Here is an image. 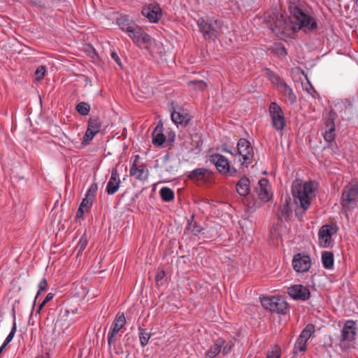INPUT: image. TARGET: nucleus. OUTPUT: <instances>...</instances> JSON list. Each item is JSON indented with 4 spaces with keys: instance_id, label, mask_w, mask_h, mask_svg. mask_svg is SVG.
<instances>
[{
    "instance_id": "obj_33",
    "label": "nucleus",
    "mask_w": 358,
    "mask_h": 358,
    "mask_svg": "<svg viewBox=\"0 0 358 358\" xmlns=\"http://www.w3.org/2000/svg\"><path fill=\"white\" fill-rule=\"evenodd\" d=\"M87 245V235L84 234L81 236L79 239V241L76 247V250L78 252L77 255H79L85 249Z\"/></svg>"
},
{
    "instance_id": "obj_10",
    "label": "nucleus",
    "mask_w": 358,
    "mask_h": 358,
    "mask_svg": "<svg viewBox=\"0 0 358 358\" xmlns=\"http://www.w3.org/2000/svg\"><path fill=\"white\" fill-rule=\"evenodd\" d=\"M126 324L124 314L119 315L111 324L108 334V344L110 347L114 345L122 336L121 329Z\"/></svg>"
},
{
    "instance_id": "obj_13",
    "label": "nucleus",
    "mask_w": 358,
    "mask_h": 358,
    "mask_svg": "<svg viewBox=\"0 0 358 358\" xmlns=\"http://www.w3.org/2000/svg\"><path fill=\"white\" fill-rule=\"evenodd\" d=\"M142 14L152 23L157 22L162 16L161 8L157 3H151L143 7Z\"/></svg>"
},
{
    "instance_id": "obj_32",
    "label": "nucleus",
    "mask_w": 358,
    "mask_h": 358,
    "mask_svg": "<svg viewBox=\"0 0 358 358\" xmlns=\"http://www.w3.org/2000/svg\"><path fill=\"white\" fill-rule=\"evenodd\" d=\"M160 195L163 201L169 202L173 200L174 197V193L169 187H162L159 191Z\"/></svg>"
},
{
    "instance_id": "obj_37",
    "label": "nucleus",
    "mask_w": 358,
    "mask_h": 358,
    "mask_svg": "<svg viewBox=\"0 0 358 358\" xmlns=\"http://www.w3.org/2000/svg\"><path fill=\"white\" fill-rule=\"evenodd\" d=\"M76 110L83 115H87L90 110V106L85 102H80L76 106Z\"/></svg>"
},
{
    "instance_id": "obj_54",
    "label": "nucleus",
    "mask_w": 358,
    "mask_h": 358,
    "mask_svg": "<svg viewBox=\"0 0 358 358\" xmlns=\"http://www.w3.org/2000/svg\"><path fill=\"white\" fill-rule=\"evenodd\" d=\"M66 313H67V314H69V313H70V310H66Z\"/></svg>"
},
{
    "instance_id": "obj_57",
    "label": "nucleus",
    "mask_w": 358,
    "mask_h": 358,
    "mask_svg": "<svg viewBox=\"0 0 358 358\" xmlns=\"http://www.w3.org/2000/svg\"><path fill=\"white\" fill-rule=\"evenodd\" d=\"M47 358V357H46Z\"/></svg>"
},
{
    "instance_id": "obj_55",
    "label": "nucleus",
    "mask_w": 358,
    "mask_h": 358,
    "mask_svg": "<svg viewBox=\"0 0 358 358\" xmlns=\"http://www.w3.org/2000/svg\"><path fill=\"white\" fill-rule=\"evenodd\" d=\"M227 152H229L231 155H233L232 152L227 151Z\"/></svg>"
},
{
    "instance_id": "obj_30",
    "label": "nucleus",
    "mask_w": 358,
    "mask_h": 358,
    "mask_svg": "<svg viewBox=\"0 0 358 358\" xmlns=\"http://www.w3.org/2000/svg\"><path fill=\"white\" fill-rule=\"evenodd\" d=\"M315 332L314 325L309 324L301 331L299 338L307 343L312 334Z\"/></svg>"
},
{
    "instance_id": "obj_18",
    "label": "nucleus",
    "mask_w": 358,
    "mask_h": 358,
    "mask_svg": "<svg viewBox=\"0 0 358 358\" xmlns=\"http://www.w3.org/2000/svg\"><path fill=\"white\" fill-rule=\"evenodd\" d=\"M171 120L178 127H185L187 124L189 117L182 108L173 109L171 113Z\"/></svg>"
},
{
    "instance_id": "obj_17",
    "label": "nucleus",
    "mask_w": 358,
    "mask_h": 358,
    "mask_svg": "<svg viewBox=\"0 0 358 358\" xmlns=\"http://www.w3.org/2000/svg\"><path fill=\"white\" fill-rule=\"evenodd\" d=\"M257 193L259 199L264 202H267L271 199L272 194L271 192V187L267 179L262 178L259 180L258 186L257 187Z\"/></svg>"
},
{
    "instance_id": "obj_39",
    "label": "nucleus",
    "mask_w": 358,
    "mask_h": 358,
    "mask_svg": "<svg viewBox=\"0 0 358 358\" xmlns=\"http://www.w3.org/2000/svg\"><path fill=\"white\" fill-rule=\"evenodd\" d=\"M16 328H17L16 323H15V322H14L9 334L8 335V336L6 337V338L5 339V341L3 343V345L4 346H6L13 340V338L15 336V331H16Z\"/></svg>"
},
{
    "instance_id": "obj_43",
    "label": "nucleus",
    "mask_w": 358,
    "mask_h": 358,
    "mask_svg": "<svg viewBox=\"0 0 358 358\" xmlns=\"http://www.w3.org/2000/svg\"><path fill=\"white\" fill-rule=\"evenodd\" d=\"M97 185L96 184H92L90 187L89 188V189L87 190L85 196H90V198L92 199H94V196H95V194L97 191Z\"/></svg>"
},
{
    "instance_id": "obj_4",
    "label": "nucleus",
    "mask_w": 358,
    "mask_h": 358,
    "mask_svg": "<svg viewBox=\"0 0 358 358\" xmlns=\"http://www.w3.org/2000/svg\"><path fill=\"white\" fill-rule=\"evenodd\" d=\"M200 31L206 39L217 38L221 33L222 22L214 18H200L197 20Z\"/></svg>"
},
{
    "instance_id": "obj_9",
    "label": "nucleus",
    "mask_w": 358,
    "mask_h": 358,
    "mask_svg": "<svg viewBox=\"0 0 358 358\" xmlns=\"http://www.w3.org/2000/svg\"><path fill=\"white\" fill-rule=\"evenodd\" d=\"M237 151L238 156L242 157V159H239L241 165L252 163L254 157L253 148L248 141L241 138L237 144Z\"/></svg>"
},
{
    "instance_id": "obj_40",
    "label": "nucleus",
    "mask_w": 358,
    "mask_h": 358,
    "mask_svg": "<svg viewBox=\"0 0 358 358\" xmlns=\"http://www.w3.org/2000/svg\"><path fill=\"white\" fill-rule=\"evenodd\" d=\"M324 138L326 141L331 142L334 138V126L332 124L329 129V131H327L324 135Z\"/></svg>"
},
{
    "instance_id": "obj_15",
    "label": "nucleus",
    "mask_w": 358,
    "mask_h": 358,
    "mask_svg": "<svg viewBox=\"0 0 358 358\" xmlns=\"http://www.w3.org/2000/svg\"><path fill=\"white\" fill-rule=\"evenodd\" d=\"M101 122L99 118L96 117H91L88 122V126L83 141L87 143L92 140L94 136L99 132Z\"/></svg>"
},
{
    "instance_id": "obj_38",
    "label": "nucleus",
    "mask_w": 358,
    "mask_h": 358,
    "mask_svg": "<svg viewBox=\"0 0 358 358\" xmlns=\"http://www.w3.org/2000/svg\"><path fill=\"white\" fill-rule=\"evenodd\" d=\"M189 87L194 89V90H203L206 88V84L202 81V80H192L190 81L189 83Z\"/></svg>"
},
{
    "instance_id": "obj_2",
    "label": "nucleus",
    "mask_w": 358,
    "mask_h": 358,
    "mask_svg": "<svg viewBox=\"0 0 358 358\" xmlns=\"http://www.w3.org/2000/svg\"><path fill=\"white\" fill-rule=\"evenodd\" d=\"M317 185L313 182H303L296 180L292 186V194L294 199V203L296 206L295 214L299 219L303 216L310 204L311 201L315 197Z\"/></svg>"
},
{
    "instance_id": "obj_47",
    "label": "nucleus",
    "mask_w": 358,
    "mask_h": 358,
    "mask_svg": "<svg viewBox=\"0 0 358 358\" xmlns=\"http://www.w3.org/2000/svg\"><path fill=\"white\" fill-rule=\"evenodd\" d=\"M164 276H165L164 271H160L157 273L155 279L157 281H160L161 280H162L164 278Z\"/></svg>"
},
{
    "instance_id": "obj_25",
    "label": "nucleus",
    "mask_w": 358,
    "mask_h": 358,
    "mask_svg": "<svg viewBox=\"0 0 358 358\" xmlns=\"http://www.w3.org/2000/svg\"><path fill=\"white\" fill-rule=\"evenodd\" d=\"M280 92L285 96L291 103H294L296 101V97L292 90L286 84L280 85Z\"/></svg>"
},
{
    "instance_id": "obj_23",
    "label": "nucleus",
    "mask_w": 358,
    "mask_h": 358,
    "mask_svg": "<svg viewBox=\"0 0 358 358\" xmlns=\"http://www.w3.org/2000/svg\"><path fill=\"white\" fill-rule=\"evenodd\" d=\"M45 306V299H43L41 303H40L39 306L38 307L35 313H31L30 315L29 318V323L31 325H34L35 323H38L40 331L42 330V325H41V311L43 306Z\"/></svg>"
},
{
    "instance_id": "obj_52",
    "label": "nucleus",
    "mask_w": 358,
    "mask_h": 358,
    "mask_svg": "<svg viewBox=\"0 0 358 358\" xmlns=\"http://www.w3.org/2000/svg\"><path fill=\"white\" fill-rule=\"evenodd\" d=\"M39 98H40L41 106H42V104H43L42 98H41V96H39Z\"/></svg>"
},
{
    "instance_id": "obj_56",
    "label": "nucleus",
    "mask_w": 358,
    "mask_h": 358,
    "mask_svg": "<svg viewBox=\"0 0 358 358\" xmlns=\"http://www.w3.org/2000/svg\"><path fill=\"white\" fill-rule=\"evenodd\" d=\"M52 321L53 322L54 321V316L52 315Z\"/></svg>"
},
{
    "instance_id": "obj_20",
    "label": "nucleus",
    "mask_w": 358,
    "mask_h": 358,
    "mask_svg": "<svg viewBox=\"0 0 358 358\" xmlns=\"http://www.w3.org/2000/svg\"><path fill=\"white\" fill-rule=\"evenodd\" d=\"M211 172L204 168H199L191 171L188 178L194 181L204 180H206L210 176Z\"/></svg>"
},
{
    "instance_id": "obj_21",
    "label": "nucleus",
    "mask_w": 358,
    "mask_h": 358,
    "mask_svg": "<svg viewBox=\"0 0 358 358\" xmlns=\"http://www.w3.org/2000/svg\"><path fill=\"white\" fill-rule=\"evenodd\" d=\"M223 343L224 340L222 338H218L216 340L213 344L210 345V348L206 351L205 358L215 357L219 353L221 352Z\"/></svg>"
},
{
    "instance_id": "obj_46",
    "label": "nucleus",
    "mask_w": 358,
    "mask_h": 358,
    "mask_svg": "<svg viewBox=\"0 0 358 358\" xmlns=\"http://www.w3.org/2000/svg\"><path fill=\"white\" fill-rule=\"evenodd\" d=\"M44 290H45V278H43V279H41V280L39 283V290L36 295V297L34 299V303H36V300L37 297L38 296V295L40 294V293Z\"/></svg>"
},
{
    "instance_id": "obj_6",
    "label": "nucleus",
    "mask_w": 358,
    "mask_h": 358,
    "mask_svg": "<svg viewBox=\"0 0 358 358\" xmlns=\"http://www.w3.org/2000/svg\"><path fill=\"white\" fill-rule=\"evenodd\" d=\"M209 161L215 165L216 169L222 175L234 177L237 174V170L230 166L227 158L220 154H213L209 156Z\"/></svg>"
},
{
    "instance_id": "obj_29",
    "label": "nucleus",
    "mask_w": 358,
    "mask_h": 358,
    "mask_svg": "<svg viewBox=\"0 0 358 358\" xmlns=\"http://www.w3.org/2000/svg\"><path fill=\"white\" fill-rule=\"evenodd\" d=\"M281 211V219L287 220L292 215V208L291 206V199H285V203L283 204L280 208Z\"/></svg>"
},
{
    "instance_id": "obj_7",
    "label": "nucleus",
    "mask_w": 358,
    "mask_h": 358,
    "mask_svg": "<svg viewBox=\"0 0 358 358\" xmlns=\"http://www.w3.org/2000/svg\"><path fill=\"white\" fill-rule=\"evenodd\" d=\"M261 303L265 309L279 314H285L288 308L287 303L280 296L263 297Z\"/></svg>"
},
{
    "instance_id": "obj_3",
    "label": "nucleus",
    "mask_w": 358,
    "mask_h": 358,
    "mask_svg": "<svg viewBox=\"0 0 358 358\" xmlns=\"http://www.w3.org/2000/svg\"><path fill=\"white\" fill-rule=\"evenodd\" d=\"M117 24L120 29L127 33L128 36L137 45L141 46L151 43V37L129 16H120L117 19Z\"/></svg>"
},
{
    "instance_id": "obj_22",
    "label": "nucleus",
    "mask_w": 358,
    "mask_h": 358,
    "mask_svg": "<svg viewBox=\"0 0 358 358\" xmlns=\"http://www.w3.org/2000/svg\"><path fill=\"white\" fill-rule=\"evenodd\" d=\"M236 191L242 196H245L250 193V181L248 178L243 177L238 180Z\"/></svg>"
},
{
    "instance_id": "obj_19",
    "label": "nucleus",
    "mask_w": 358,
    "mask_h": 358,
    "mask_svg": "<svg viewBox=\"0 0 358 358\" xmlns=\"http://www.w3.org/2000/svg\"><path fill=\"white\" fill-rule=\"evenodd\" d=\"M120 185V175L117 173V169H113L111 172L110 178L107 183L106 191L109 195L114 194L116 193Z\"/></svg>"
},
{
    "instance_id": "obj_34",
    "label": "nucleus",
    "mask_w": 358,
    "mask_h": 358,
    "mask_svg": "<svg viewBox=\"0 0 358 358\" xmlns=\"http://www.w3.org/2000/svg\"><path fill=\"white\" fill-rule=\"evenodd\" d=\"M150 338V334L146 330L139 328V339L141 345L145 347L148 345Z\"/></svg>"
},
{
    "instance_id": "obj_11",
    "label": "nucleus",
    "mask_w": 358,
    "mask_h": 358,
    "mask_svg": "<svg viewBox=\"0 0 358 358\" xmlns=\"http://www.w3.org/2000/svg\"><path fill=\"white\" fill-rule=\"evenodd\" d=\"M269 113L274 128L276 130L283 129L285 125V120L281 108L275 102H272L269 107Z\"/></svg>"
},
{
    "instance_id": "obj_16",
    "label": "nucleus",
    "mask_w": 358,
    "mask_h": 358,
    "mask_svg": "<svg viewBox=\"0 0 358 358\" xmlns=\"http://www.w3.org/2000/svg\"><path fill=\"white\" fill-rule=\"evenodd\" d=\"M292 266L296 272H305L310 267V259L308 255L297 254L293 258Z\"/></svg>"
},
{
    "instance_id": "obj_28",
    "label": "nucleus",
    "mask_w": 358,
    "mask_h": 358,
    "mask_svg": "<svg viewBox=\"0 0 358 358\" xmlns=\"http://www.w3.org/2000/svg\"><path fill=\"white\" fill-rule=\"evenodd\" d=\"M166 137L162 133L161 129L156 127L152 132V143L155 146L162 145L165 141Z\"/></svg>"
},
{
    "instance_id": "obj_53",
    "label": "nucleus",
    "mask_w": 358,
    "mask_h": 358,
    "mask_svg": "<svg viewBox=\"0 0 358 358\" xmlns=\"http://www.w3.org/2000/svg\"><path fill=\"white\" fill-rule=\"evenodd\" d=\"M36 358H45V357H43V355H41V356H39L38 357H36Z\"/></svg>"
},
{
    "instance_id": "obj_48",
    "label": "nucleus",
    "mask_w": 358,
    "mask_h": 358,
    "mask_svg": "<svg viewBox=\"0 0 358 358\" xmlns=\"http://www.w3.org/2000/svg\"><path fill=\"white\" fill-rule=\"evenodd\" d=\"M111 57L119 65H120V60L117 53L112 52Z\"/></svg>"
},
{
    "instance_id": "obj_8",
    "label": "nucleus",
    "mask_w": 358,
    "mask_h": 358,
    "mask_svg": "<svg viewBox=\"0 0 358 358\" xmlns=\"http://www.w3.org/2000/svg\"><path fill=\"white\" fill-rule=\"evenodd\" d=\"M357 327L352 320H348L345 322L341 333L340 345L346 348L355 340Z\"/></svg>"
},
{
    "instance_id": "obj_42",
    "label": "nucleus",
    "mask_w": 358,
    "mask_h": 358,
    "mask_svg": "<svg viewBox=\"0 0 358 358\" xmlns=\"http://www.w3.org/2000/svg\"><path fill=\"white\" fill-rule=\"evenodd\" d=\"M36 80L38 81H40L43 80V77L45 76V66H41L36 71Z\"/></svg>"
},
{
    "instance_id": "obj_35",
    "label": "nucleus",
    "mask_w": 358,
    "mask_h": 358,
    "mask_svg": "<svg viewBox=\"0 0 358 358\" xmlns=\"http://www.w3.org/2000/svg\"><path fill=\"white\" fill-rule=\"evenodd\" d=\"M306 350V342L299 339V338L295 342L293 349V353L297 355L299 352H305Z\"/></svg>"
},
{
    "instance_id": "obj_1",
    "label": "nucleus",
    "mask_w": 358,
    "mask_h": 358,
    "mask_svg": "<svg viewBox=\"0 0 358 358\" xmlns=\"http://www.w3.org/2000/svg\"><path fill=\"white\" fill-rule=\"evenodd\" d=\"M291 17L285 13H274L268 17V27L278 37L288 36L291 31L296 32L300 29L308 31L317 28L315 18L301 9L297 7L291 8Z\"/></svg>"
},
{
    "instance_id": "obj_5",
    "label": "nucleus",
    "mask_w": 358,
    "mask_h": 358,
    "mask_svg": "<svg viewBox=\"0 0 358 358\" xmlns=\"http://www.w3.org/2000/svg\"><path fill=\"white\" fill-rule=\"evenodd\" d=\"M358 196V183L350 182L343 191L341 205L345 210H351L357 206Z\"/></svg>"
},
{
    "instance_id": "obj_51",
    "label": "nucleus",
    "mask_w": 358,
    "mask_h": 358,
    "mask_svg": "<svg viewBox=\"0 0 358 358\" xmlns=\"http://www.w3.org/2000/svg\"><path fill=\"white\" fill-rule=\"evenodd\" d=\"M71 311V313H72V314H75V313H77L78 309H77V308L72 309Z\"/></svg>"
},
{
    "instance_id": "obj_26",
    "label": "nucleus",
    "mask_w": 358,
    "mask_h": 358,
    "mask_svg": "<svg viewBox=\"0 0 358 358\" xmlns=\"http://www.w3.org/2000/svg\"><path fill=\"white\" fill-rule=\"evenodd\" d=\"M130 174L138 180H143L146 178L145 170L143 166H137L135 163L130 169Z\"/></svg>"
},
{
    "instance_id": "obj_49",
    "label": "nucleus",
    "mask_w": 358,
    "mask_h": 358,
    "mask_svg": "<svg viewBox=\"0 0 358 358\" xmlns=\"http://www.w3.org/2000/svg\"><path fill=\"white\" fill-rule=\"evenodd\" d=\"M55 296V294L54 293H48V294H46V303L50 300H52L53 299Z\"/></svg>"
},
{
    "instance_id": "obj_44",
    "label": "nucleus",
    "mask_w": 358,
    "mask_h": 358,
    "mask_svg": "<svg viewBox=\"0 0 358 358\" xmlns=\"http://www.w3.org/2000/svg\"><path fill=\"white\" fill-rule=\"evenodd\" d=\"M280 350L278 347H275L274 349L269 352L266 358H280Z\"/></svg>"
},
{
    "instance_id": "obj_14",
    "label": "nucleus",
    "mask_w": 358,
    "mask_h": 358,
    "mask_svg": "<svg viewBox=\"0 0 358 358\" xmlns=\"http://www.w3.org/2000/svg\"><path fill=\"white\" fill-rule=\"evenodd\" d=\"M287 293L292 299L295 300L306 301L310 297L309 289L301 285H294L287 289Z\"/></svg>"
},
{
    "instance_id": "obj_50",
    "label": "nucleus",
    "mask_w": 358,
    "mask_h": 358,
    "mask_svg": "<svg viewBox=\"0 0 358 358\" xmlns=\"http://www.w3.org/2000/svg\"><path fill=\"white\" fill-rule=\"evenodd\" d=\"M278 53L280 55H287L286 50H285V49L284 48H280V50H279Z\"/></svg>"
},
{
    "instance_id": "obj_41",
    "label": "nucleus",
    "mask_w": 358,
    "mask_h": 358,
    "mask_svg": "<svg viewBox=\"0 0 358 358\" xmlns=\"http://www.w3.org/2000/svg\"><path fill=\"white\" fill-rule=\"evenodd\" d=\"M233 346H234V343H233L232 341H224V343H223V345L222 347L221 352L223 355L229 354L231 352Z\"/></svg>"
},
{
    "instance_id": "obj_24",
    "label": "nucleus",
    "mask_w": 358,
    "mask_h": 358,
    "mask_svg": "<svg viewBox=\"0 0 358 358\" xmlns=\"http://www.w3.org/2000/svg\"><path fill=\"white\" fill-rule=\"evenodd\" d=\"M93 199L90 196H85L83 199L76 213L77 217H82L85 212H88L92 205Z\"/></svg>"
},
{
    "instance_id": "obj_45",
    "label": "nucleus",
    "mask_w": 358,
    "mask_h": 358,
    "mask_svg": "<svg viewBox=\"0 0 358 358\" xmlns=\"http://www.w3.org/2000/svg\"><path fill=\"white\" fill-rule=\"evenodd\" d=\"M191 230L193 234L196 236L199 234H200L203 229H202L201 227L199 226L198 224H194Z\"/></svg>"
},
{
    "instance_id": "obj_31",
    "label": "nucleus",
    "mask_w": 358,
    "mask_h": 358,
    "mask_svg": "<svg viewBox=\"0 0 358 358\" xmlns=\"http://www.w3.org/2000/svg\"><path fill=\"white\" fill-rule=\"evenodd\" d=\"M315 332L314 325L309 324L301 331L299 338L307 343L312 334Z\"/></svg>"
},
{
    "instance_id": "obj_36",
    "label": "nucleus",
    "mask_w": 358,
    "mask_h": 358,
    "mask_svg": "<svg viewBox=\"0 0 358 358\" xmlns=\"http://www.w3.org/2000/svg\"><path fill=\"white\" fill-rule=\"evenodd\" d=\"M267 76L269 78V80L277 86L278 90L280 89V85L281 84H285V83L280 79V78L275 74L273 72L271 71H268L267 72Z\"/></svg>"
},
{
    "instance_id": "obj_12",
    "label": "nucleus",
    "mask_w": 358,
    "mask_h": 358,
    "mask_svg": "<svg viewBox=\"0 0 358 358\" xmlns=\"http://www.w3.org/2000/svg\"><path fill=\"white\" fill-rule=\"evenodd\" d=\"M337 231L334 225L326 224L322 226L318 233L320 244L322 247L328 248L331 244V237Z\"/></svg>"
},
{
    "instance_id": "obj_27",
    "label": "nucleus",
    "mask_w": 358,
    "mask_h": 358,
    "mask_svg": "<svg viewBox=\"0 0 358 358\" xmlns=\"http://www.w3.org/2000/svg\"><path fill=\"white\" fill-rule=\"evenodd\" d=\"M322 262L323 266L327 269H331L334 267V255L331 252L325 251L322 255Z\"/></svg>"
}]
</instances>
